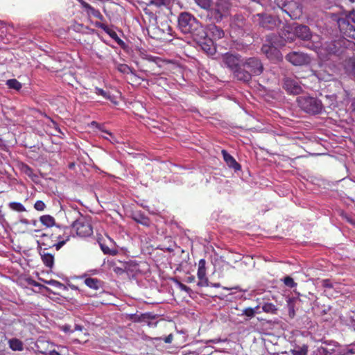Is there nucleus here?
Here are the masks:
<instances>
[{
    "instance_id": "a18cd8bd",
    "label": "nucleus",
    "mask_w": 355,
    "mask_h": 355,
    "mask_svg": "<svg viewBox=\"0 0 355 355\" xmlns=\"http://www.w3.org/2000/svg\"><path fill=\"white\" fill-rule=\"evenodd\" d=\"M284 284L289 288H294L297 286V283H295L292 277L290 276H286L283 279Z\"/></svg>"
},
{
    "instance_id": "09e8293b",
    "label": "nucleus",
    "mask_w": 355,
    "mask_h": 355,
    "mask_svg": "<svg viewBox=\"0 0 355 355\" xmlns=\"http://www.w3.org/2000/svg\"><path fill=\"white\" fill-rule=\"evenodd\" d=\"M69 240V236H66L65 239H63L62 241H59L58 243H53V248L55 247L56 250H59L65 243L67 241Z\"/></svg>"
},
{
    "instance_id": "5701e85b",
    "label": "nucleus",
    "mask_w": 355,
    "mask_h": 355,
    "mask_svg": "<svg viewBox=\"0 0 355 355\" xmlns=\"http://www.w3.org/2000/svg\"><path fill=\"white\" fill-rule=\"evenodd\" d=\"M344 69L346 73L355 80V58L345 60Z\"/></svg>"
},
{
    "instance_id": "603ef678",
    "label": "nucleus",
    "mask_w": 355,
    "mask_h": 355,
    "mask_svg": "<svg viewBox=\"0 0 355 355\" xmlns=\"http://www.w3.org/2000/svg\"><path fill=\"white\" fill-rule=\"evenodd\" d=\"M89 14H92L95 17L101 19L103 17L102 15L99 12V10L95 9L94 7H92V8L87 12Z\"/></svg>"
},
{
    "instance_id": "3c124183",
    "label": "nucleus",
    "mask_w": 355,
    "mask_h": 355,
    "mask_svg": "<svg viewBox=\"0 0 355 355\" xmlns=\"http://www.w3.org/2000/svg\"><path fill=\"white\" fill-rule=\"evenodd\" d=\"M34 208L37 211H43L46 208V205L42 200H37L34 205Z\"/></svg>"
},
{
    "instance_id": "bf43d9fd",
    "label": "nucleus",
    "mask_w": 355,
    "mask_h": 355,
    "mask_svg": "<svg viewBox=\"0 0 355 355\" xmlns=\"http://www.w3.org/2000/svg\"><path fill=\"white\" fill-rule=\"evenodd\" d=\"M118 45L120 46L121 48H122L123 49H126L127 47V45L122 40H121L119 37L115 41Z\"/></svg>"
},
{
    "instance_id": "6ab92c4d",
    "label": "nucleus",
    "mask_w": 355,
    "mask_h": 355,
    "mask_svg": "<svg viewBox=\"0 0 355 355\" xmlns=\"http://www.w3.org/2000/svg\"><path fill=\"white\" fill-rule=\"evenodd\" d=\"M47 248H44L43 249H39V254L41 257L43 263L45 266L52 268L54 265V256L49 252H46Z\"/></svg>"
},
{
    "instance_id": "f704fd0d",
    "label": "nucleus",
    "mask_w": 355,
    "mask_h": 355,
    "mask_svg": "<svg viewBox=\"0 0 355 355\" xmlns=\"http://www.w3.org/2000/svg\"><path fill=\"white\" fill-rule=\"evenodd\" d=\"M98 27L103 29L114 41H116L119 38V36L117 35L116 33L110 28H109L107 25L104 24H101Z\"/></svg>"
},
{
    "instance_id": "7ed1b4c3",
    "label": "nucleus",
    "mask_w": 355,
    "mask_h": 355,
    "mask_svg": "<svg viewBox=\"0 0 355 355\" xmlns=\"http://www.w3.org/2000/svg\"><path fill=\"white\" fill-rule=\"evenodd\" d=\"M337 68L336 66L327 60H321L311 67V71L312 75L315 76L319 80L331 81L336 80L335 83L338 85L340 83L336 80V73Z\"/></svg>"
},
{
    "instance_id": "864d4df0",
    "label": "nucleus",
    "mask_w": 355,
    "mask_h": 355,
    "mask_svg": "<svg viewBox=\"0 0 355 355\" xmlns=\"http://www.w3.org/2000/svg\"><path fill=\"white\" fill-rule=\"evenodd\" d=\"M306 46L311 49V50H313L315 51V52L318 53V49L321 48V46H319L318 44H315V43H311V42H309L307 44H306Z\"/></svg>"
},
{
    "instance_id": "6e6552de",
    "label": "nucleus",
    "mask_w": 355,
    "mask_h": 355,
    "mask_svg": "<svg viewBox=\"0 0 355 355\" xmlns=\"http://www.w3.org/2000/svg\"><path fill=\"white\" fill-rule=\"evenodd\" d=\"M243 68L245 69V71L248 73L245 80H240L243 83H249L253 76H260L264 71L263 64L261 58L256 56L244 58Z\"/></svg>"
},
{
    "instance_id": "680f3d73",
    "label": "nucleus",
    "mask_w": 355,
    "mask_h": 355,
    "mask_svg": "<svg viewBox=\"0 0 355 355\" xmlns=\"http://www.w3.org/2000/svg\"><path fill=\"white\" fill-rule=\"evenodd\" d=\"M275 1V3L277 4V6L279 7V8H282V6H285V3L288 1V0H274Z\"/></svg>"
},
{
    "instance_id": "bb28decb",
    "label": "nucleus",
    "mask_w": 355,
    "mask_h": 355,
    "mask_svg": "<svg viewBox=\"0 0 355 355\" xmlns=\"http://www.w3.org/2000/svg\"><path fill=\"white\" fill-rule=\"evenodd\" d=\"M101 281L97 278L87 277L85 279V284L94 290H98L101 287Z\"/></svg>"
},
{
    "instance_id": "9d476101",
    "label": "nucleus",
    "mask_w": 355,
    "mask_h": 355,
    "mask_svg": "<svg viewBox=\"0 0 355 355\" xmlns=\"http://www.w3.org/2000/svg\"><path fill=\"white\" fill-rule=\"evenodd\" d=\"M78 216L72 223V228L76 230V234L80 237L90 236L93 234V228L89 217L77 212Z\"/></svg>"
},
{
    "instance_id": "aec40b11",
    "label": "nucleus",
    "mask_w": 355,
    "mask_h": 355,
    "mask_svg": "<svg viewBox=\"0 0 355 355\" xmlns=\"http://www.w3.org/2000/svg\"><path fill=\"white\" fill-rule=\"evenodd\" d=\"M221 153L224 161L230 168H233L235 171L241 170V166L240 164L226 150H222Z\"/></svg>"
},
{
    "instance_id": "2eb2a0df",
    "label": "nucleus",
    "mask_w": 355,
    "mask_h": 355,
    "mask_svg": "<svg viewBox=\"0 0 355 355\" xmlns=\"http://www.w3.org/2000/svg\"><path fill=\"white\" fill-rule=\"evenodd\" d=\"M205 28L206 29L208 37L211 40L214 46V40H220L225 37L223 28L218 26L217 24L208 23Z\"/></svg>"
},
{
    "instance_id": "f257e3e1",
    "label": "nucleus",
    "mask_w": 355,
    "mask_h": 355,
    "mask_svg": "<svg viewBox=\"0 0 355 355\" xmlns=\"http://www.w3.org/2000/svg\"><path fill=\"white\" fill-rule=\"evenodd\" d=\"M178 26L182 33L189 34L200 49L209 55L216 52V46L208 37L205 26L191 14L181 12L178 19Z\"/></svg>"
},
{
    "instance_id": "4c0bfd02",
    "label": "nucleus",
    "mask_w": 355,
    "mask_h": 355,
    "mask_svg": "<svg viewBox=\"0 0 355 355\" xmlns=\"http://www.w3.org/2000/svg\"><path fill=\"white\" fill-rule=\"evenodd\" d=\"M345 27L342 28V27H339L340 30L341 31H350V32H353V33L352 34V36L355 39V24H354L353 23H351L350 21H348V23L347 21H345Z\"/></svg>"
},
{
    "instance_id": "58836bf2",
    "label": "nucleus",
    "mask_w": 355,
    "mask_h": 355,
    "mask_svg": "<svg viewBox=\"0 0 355 355\" xmlns=\"http://www.w3.org/2000/svg\"><path fill=\"white\" fill-rule=\"evenodd\" d=\"M291 352L293 355H306L308 352V347L306 345H304L302 347H297L291 349Z\"/></svg>"
},
{
    "instance_id": "c9c22d12",
    "label": "nucleus",
    "mask_w": 355,
    "mask_h": 355,
    "mask_svg": "<svg viewBox=\"0 0 355 355\" xmlns=\"http://www.w3.org/2000/svg\"><path fill=\"white\" fill-rule=\"evenodd\" d=\"M8 206L12 210L17 212H24L26 211L24 206L20 202H12L9 203Z\"/></svg>"
},
{
    "instance_id": "1a4fd4ad",
    "label": "nucleus",
    "mask_w": 355,
    "mask_h": 355,
    "mask_svg": "<svg viewBox=\"0 0 355 355\" xmlns=\"http://www.w3.org/2000/svg\"><path fill=\"white\" fill-rule=\"evenodd\" d=\"M252 20L260 27L270 31L275 29L282 23V21L278 17L266 12L253 15L252 16Z\"/></svg>"
},
{
    "instance_id": "338daca9",
    "label": "nucleus",
    "mask_w": 355,
    "mask_h": 355,
    "mask_svg": "<svg viewBox=\"0 0 355 355\" xmlns=\"http://www.w3.org/2000/svg\"><path fill=\"white\" fill-rule=\"evenodd\" d=\"M114 271L116 273V274H119V275H121L123 274L124 272H125V270L120 268V267H115L114 268Z\"/></svg>"
},
{
    "instance_id": "393cba45",
    "label": "nucleus",
    "mask_w": 355,
    "mask_h": 355,
    "mask_svg": "<svg viewBox=\"0 0 355 355\" xmlns=\"http://www.w3.org/2000/svg\"><path fill=\"white\" fill-rule=\"evenodd\" d=\"M198 277L199 281L197 284L198 286H209V281L206 277V269L198 268Z\"/></svg>"
},
{
    "instance_id": "4468645a",
    "label": "nucleus",
    "mask_w": 355,
    "mask_h": 355,
    "mask_svg": "<svg viewBox=\"0 0 355 355\" xmlns=\"http://www.w3.org/2000/svg\"><path fill=\"white\" fill-rule=\"evenodd\" d=\"M285 58L294 66L306 65L311 62V58L307 54L297 51L288 53Z\"/></svg>"
},
{
    "instance_id": "c756f323",
    "label": "nucleus",
    "mask_w": 355,
    "mask_h": 355,
    "mask_svg": "<svg viewBox=\"0 0 355 355\" xmlns=\"http://www.w3.org/2000/svg\"><path fill=\"white\" fill-rule=\"evenodd\" d=\"M8 344L10 349L13 351H22L23 350V343L17 338H12L8 340Z\"/></svg>"
},
{
    "instance_id": "7c9ffc66",
    "label": "nucleus",
    "mask_w": 355,
    "mask_h": 355,
    "mask_svg": "<svg viewBox=\"0 0 355 355\" xmlns=\"http://www.w3.org/2000/svg\"><path fill=\"white\" fill-rule=\"evenodd\" d=\"M6 85L8 87L9 89H12L16 91H19L22 87L21 83L15 78L8 80L6 83Z\"/></svg>"
},
{
    "instance_id": "a211bd4d",
    "label": "nucleus",
    "mask_w": 355,
    "mask_h": 355,
    "mask_svg": "<svg viewBox=\"0 0 355 355\" xmlns=\"http://www.w3.org/2000/svg\"><path fill=\"white\" fill-rule=\"evenodd\" d=\"M53 236V234H51L50 236L48 234L43 233L41 235V241H37V250L39 252V249H43L44 248H47L48 249L53 248V241L51 239Z\"/></svg>"
},
{
    "instance_id": "49530a36",
    "label": "nucleus",
    "mask_w": 355,
    "mask_h": 355,
    "mask_svg": "<svg viewBox=\"0 0 355 355\" xmlns=\"http://www.w3.org/2000/svg\"><path fill=\"white\" fill-rule=\"evenodd\" d=\"M116 68L120 72L124 74H128L131 71L130 67L125 64H119Z\"/></svg>"
},
{
    "instance_id": "6e6d98bb",
    "label": "nucleus",
    "mask_w": 355,
    "mask_h": 355,
    "mask_svg": "<svg viewBox=\"0 0 355 355\" xmlns=\"http://www.w3.org/2000/svg\"><path fill=\"white\" fill-rule=\"evenodd\" d=\"M79 3L81 4L83 8H84L87 12L92 8V6H90L88 3L85 1L84 0H78Z\"/></svg>"
},
{
    "instance_id": "5fc2aeb1",
    "label": "nucleus",
    "mask_w": 355,
    "mask_h": 355,
    "mask_svg": "<svg viewBox=\"0 0 355 355\" xmlns=\"http://www.w3.org/2000/svg\"><path fill=\"white\" fill-rule=\"evenodd\" d=\"M322 285L324 288H333V284H331V281L328 279H323L322 282Z\"/></svg>"
},
{
    "instance_id": "72a5a7b5",
    "label": "nucleus",
    "mask_w": 355,
    "mask_h": 355,
    "mask_svg": "<svg viewBox=\"0 0 355 355\" xmlns=\"http://www.w3.org/2000/svg\"><path fill=\"white\" fill-rule=\"evenodd\" d=\"M262 310L267 313L276 314L278 309L275 304L267 302L263 304Z\"/></svg>"
},
{
    "instance_id": "cd10ccee",
    "label": "nucleus",
    "mask_w": 355,
    "mask_h": 355,
    "mask_svg": "<svg viewBox=\"0 0 355 355\" xmlns=\"http://www.w3.org/2000/svg\"><path fill=\"white\" fill-rule=\"evenodd\" d=\"M41 223L46 227H51L56 225L55 218L51 215H43L40 217Z\"/></svg>"
},
{
    "instance_id": "ddd939ff",
    "label": "nucleus",
    "mask_w": 355,
    "mask_h": 355,
    "mask_svg": "<svg viewBox=\"0 0 355 355\" xmlns=\"http://www.w3.org/2000/svg\"><path fill=\"white\" fill-rule=\"evenodd\" d=\"M283 88L288 94L298 95L303 92L300 81L291 77H285L283 78Z\"/></svg>"
},
{
    "instance_id": "f8f14e48",
    "label": "nucleus",
    "mask_w": 355,
    "mask_h": 355,
    "mask_svg": "<svg viewBox=\"0 0 355 355\" xmlns=\"http://www.w3.org/2000/svg\"><path fill=\"white\" fill-rule=\"evenodd\" d=\"M261 53L273 63H278L283 60V55L278 47L270 46L268 44H262Z\"/></svg>"
},
{
    "instance_id": "79ce46f5",
    "label": "nucleus",
    "mask_w": 355,
    "mask_h": 355,
    "mask_svg": "<svg viewBox=\"0 0 355 355\" xmlns=\"http://www.w3.org/2000/svg\"><path fill=\"white\" fill-rule=\"evenodd\" d=\"M128 319L131 320L133 322H141V320L145 319V317H143V313L138 315L137 313L129 314L128 315Z\"/></svg>"
},
{
    "instance_id": "a878e982",
    "label": "nucleus",
    "mask_w": 355,
    "mask_h": 355,
    "mask_svg": "<svg viewBox=\"0 0 355 355\" xmlns=\"http://www.w3.org/2000/svg\"><path fill=\"white\" fill-rule=\"evenodd\" d=\"M345 21H350L351 23H353L355 24V12L352 11L350 12L347 15H346L345 17H340L338 19V27H345Z\"/></svg>"
},
{
    "instance_id": "423d86ee",
    "label": "nucleus",
    "mask_w": 355,
    "mask_h": 355,
    "mask_svg": "<svg viewBox=\"0 0 355 355\" xmlns=\"http://www.w3.org/2000/svg\"><path fill=\"white\" fill-rule=\"evenodd\" d=\"M232 3L227 0H218L214 7L206 10L205 18L208 23L218 24L230 12Z\"/></svg>"
},
{
    "instance_id": "a19ab883",
    "label": "nucleus",
    "mask_w": 355,
    "mask_h": 355,
    "mask_svg": "<svg viewBox=\"0 0 355 355\" xmlns=\"http://www.w3.org/2000/svg\"><path fill=\"white\" fill-rule=\"evenodd\" d=\"M45 283L58 289L67 290V287L63 284L57 280L51 279L49 281H45Z\"/></svg>"
},
{
    "instance_id": "774afa93",
    "label": "nucleus",
    "mask_w": 355,
    "mask_h": 355,
    "mask_svg": "<svg viewBox=\"0 0 355 355\" xmlns=\"http://www.w3.org/2000/svg\"><path fill=\"white\" fill-rule=\"evenodd\" d=\"M350 108L352 109V112L355 114V98L352 101Z\"/></svg>"
},
{
    "instance_id": "c03bdc74",
    "label": "nucleus",
    "mask_w": 355,
    "mask_h": 355,
    "mask_svg": "<svg viewBox=\"0 0 355 355\" xmlns=\"http://www.w3.org/2000/svg\"><path fill=\"white\" fill-rule=\"evenodd\" d=\"M21 171L26 174L27 175L28 177L30 178H33V176H35L34 174H33V170L32 168H31L28 165L26 164H23L21 165Z\"/></svg>"
},
{
    "instance_id": "c85d7f7f",
    "label": "nucleus",
    "mask_w": 355,
    "mask_h": 355,
    "mask_svg": "<svg viewBox=\"0 0 355 355\" xmlns=\"http://www.w3.org/2000/svg\"><path fill=\"white\" fill-rule=\"evenodd\" d=\"M259 309V306H257L255 308H246L243 310V313L241 315H245L246 318L245 319V321H248L252 318L255 316L256 313H259L260 312L258 311Z\"/></svg>"
},
{
    "instance_id": "052dcab7",
    "label": "nucleus",
    "mask_w": 355,
    "mask_h": 355,
    "mask_svg": "<svg viewBox=\"0 0 355 355\" xmlns=\"http://www.w3.org/2000/svg\"><path fill=\"white\" fill-rule=\"evenodd\" d=\"M118 45L120 46L121 48H122L123 49H126L127 47V45L122 40H121L119 37L115 41Z\"/></svg>"
},
{
    "instance_id": "412c9836",
    "label": "nucleus",
    "mask_w": 355,
    "mask_h": 355,
    "mask_svg": "<svg viewBox=\"0 0 355 355\" xmlns=\"http://www.w3.org/2000/svg\"><path fill=\"white\" fill-rule=\"evenodd\" d=\"M132 218L137 223L141 224L146 227H150L151 225L150 219L141 211H136L133 213L132 215Z\"/></svg>"
},
{
    "instance_id": "4be33fe9",
    "label": "nucleus",
    "mask_w": 355,
    "mask_h": 355,
    "mask_svg": "<svg viewBox=\"0 0 355 355\" xmlns=\"http://www.w3.org/2000/svg\"><path fill=\"white\" fill-rule=\"evenodd\" d=\"M158 314H155L153 312H146L143 313V317H145L141 322L146 323L148 327H156L158 321L156 320L159 318Z\"/></svg>"
},
{
    "instance_id": "9b49d317",
    "label": "nucleus",
    "mask_w": 355,
    "mask_h": 355,
    "mask_svg": "<svg viewBox=\"0 0 355 355\" xmlns=\"http://www.w3.org/2000/svg\"><path fill=\"white\" fill-rule=\"evenodd\" d=\"M230 26L232 37H243L249 31L245 18L241 14H236L232 17Z\"/></svg>"
},
{
    "instance_id": "69168bd1",
    "label": "nucleus",
    "mask_w": 355,
    "mask_h": 355,
    "mask_svg": "<svg viewBox=\"0 0 355 355\" xmlns=\"http://www.w3.org/2000/svg\"><path fill=\"white\" fill-rule=\"evenodd\" d=\"M196 281V277L193 276V275H190V276H188L186 279H185V282L187 283H192V282H194Z\"/></svg>"
},
{
    "instance_id": "b1692460",
    "label": "nucleus",
    "mask_w": 355,
    "mask_h": 355,
    "mask_svg": "<svg viewBox=\"0 0 355 355\" xmlns=\"http://www.w3.org/2000/svg\"><path fill=\"white\" fill-rule=\"evenodd\" d=\"M95 93L98 95L102 96L105 99L109 100L114 105H116L118 103V102L116 100L115 96H114L113 95H111L110 92L105 91L103 89H101L98 87H96Z\"/></svg>"
},
{
    "instance_id": "0e129e2a",
    "label": "nucleus",
    "mask_w": 355,
    "mask_h": 355,
    "mask_svg": "<svg viewBox=\"0 0 355 355\" xmlns=\"http://www.w3.org/2000/svg\"><path fill=\"white\" fill-rule=\"evenodd\" d=\"M173 338V336L172 334H169L168 336L164 338V340L166 343H171Z\"/></svg>"
},
{
    "instance_id": "39448f33",
    "label": "nucleus",
    "mask_w": 355,
    "mask_h": 355,
    "mask_svg": "<svg viewBox=\"0 0 355 355\" xmlns=\"http://www.w3.org/2000/svg\"><path fill=\"white\" fill-rule=\"evenodd\" d=\"M282 34L284 40L289 42H294L295 37L304 41H309L312 37L309 27L297 22L286 26L282 31Z\"/></svg>"
},
{
    "instance_id": "de8ad7c7",
    "label": "nucleus",
    "mask_w": 355,
    "mask_h": 355,
    "mask_svg": "<svg viewBox=\"0 0 355 355\" xmlns=\"http://www.w3.org/2000/svg\"><path fill=\"white\" fill-rule=\"evenodd\" d=\"M169 3V0H150V4L154 5L157 7H161L162 6H166Z\"/></svg>"
},
{
    "instance_id": "0eeeda50",
    "label": "nucleus",
    "mask_w": 355,
    "mask_h": 355,
    "mask_svg": "<svg viewBox=\"0 0 355 355\" xmlns=\"http://www.w3.org/2000/svg\"><path fill=\"white\" fill-rule=\"evenodd\" d=\"M347 42L348 41L345 40H338L324 44L318 49V55L319 59L329 60L333 55L342 56L347 51Z\"/></svg>"
},
{
    "instance_id": "20e7f679",
    "label": "nucleus",
    "mask_w": 355,
    "mask_h": 355,
    "mask_svg": "<svg viewBox=\"0 0 355 355\" xmlns=\"http://www.w3.org/2000/svg\"><path fill=\"white\" fill-rule=\"evenodd\" d=\"M296 103L301 111L310 116L320 114L324 110L322 101L309 94L299 96L296 98Z\"/></svg>"
},
{
    "instance_id": "ea45409f",
    "label": "nucleus",
    "mask_w": 355,
    "mask_h": 355,
    "mask_svg": "<svg viewBox=\"0 0 355 355\" xmlns=\"http://www.w3.org/2000/svg\"><path fill=\"white\" fill-rule=\"evenodd\" d=\"M194 1L202 8L207 10L212 6V0H194Z\"/></svg>"
},
{
    "instance_id": "473e14b6",
    "label": "nucleus",
    "mask_w": 355,
    "mask_h": 355,
    "mask_svg": "<svg viewBox=\"0 0 355 355\" xmlns=\"http://www.w3.org/2000/svg\"><path fill=\"white\" fill-rule=\"evenodd\" d=\"M8 338L5 334H0V355H5L7 350Z\"/></svg>"
},
{
    "instance_id": "e2e57ef3",
    "label": "nucleus",
    "mask_w": 355,
    "mask_h": 355,
    "mask_svg": "<svg viewBox=\"0 0 355 355\" xmlns=\"http://www.w3.org/2000/svg\"><path fill=\"white\" fill-rule=\"evenodd\" d=\"M205 265L206 261L204 259H201L199 261L198 268L206 269Z\"/></svg>"
},
{
    "instance_id": "f03ea898",
    "label": "nucleus",
    "mask_w": 355,
    "mask_h": 355,
    "mask_svg": "<svg viewBox=\"0 0 355 355\" xmlns=\"http://www.w3.org/2000/svg\"><path fill=\"white\" fill-rule=\"evenodd\" d=\"M223 64L230 70L234 77L238 80H245L248 73L245 71V69L243 68L244 58L240 54L227 52L221 55Z\"/></svg>"
},
{
    "instance_id": "e433bc0d",
    "label": "nucleus",
    "mask_w": 355,
    "mask_h": 355,
    "mask_svg": "<svg viewBox=\"0 0 355 355\" xmlns=\"http://www.w3.org/2000/svg\"><path fill=\"white\" fill-rule=\"evenodd\" d=\"M295 298H288L287 300V306L288 309V314L291 318H293L295 316Z\"/></svg>"
},
{
    "instance_id": "2f4dec72",
    "label": "nucleus",
    "mask_w": 355,
    "mask_h": 355,
    "mask_svg": "<svg viewBox=\"0 0 355 355\" xmlns=\"http://www.w3.org/2000/svg\"><path fill=\"white\" fill-rule=\"evenodd\" d=\"M326 98L328 101V107L331 109H334L338 106V96L336 94L326 95Z\"/></svg>"
},
{
    "instance_id": "37998d69",
    "label": "nucleus",
    "mask_w": 355,
    "mask_h": 355,
    "mask_svg": "<svg viewBox=\"0 0 355 355\" xmlns=\"http://www.w3.org/2000/svg\"><path fill=\"white\" fill-rule=\"evenodd\" d=\"M100 246H101L102 251L105 254L115 255L117 252L116 250H115V249L112 250L104 243H100Z\"/></svg>"
},
{
    "instance_id": "8fccbe9b",
    "label": "nucleus",
    "mask_w": 355,
    "mask_h": 355,
    "mask_svg": "<svg viewBox=\"0 0 355 355\" xmlns=\"http://www.w3.org/2000/svg\"><path fill=\"white\" fill-rule=\"evenodd\" d=\"M234 44L235 49L238 51H243V50L246 49V48L248 46L246 44H243L241 41H239L238 40H236V41L234 42Z\"/></svg>"
},
{
    "instance_id": "dca6fc26",
    "label": "nucleus",
    "mask_w": 355,
    "mask_h": 355,
    "mask_svg": "<svg viewBox=\"0 0 355 355\" xmlns=\"http://www.w3.org/2000/svg\"><path fill=\"white\" fill-rule=\"evenodd\" d=\"M284 38L282 33L281 35L275 33H270L266 36L265 42L263 44H268L270 46L280 47L285 45Z\"/></svg>"
},
{
    "instance_id": "4d7b16f0",
    "label": "nucleus",
    "mask_w": 355,
    "mask_h": 355,
    "mask_svg": "<svg viewBox=\"0 0 355 355\" xmlns=\"http://www.w3.org/2000/svg\"><path fill=\"white\" fill-rule=\"evenodd\" d=\"M178 284L182 291H184L188 293L191 291V289L189 287H188L187 286L184 285V284H182L180 282H178Z\"/></svg>"
},
{
    "instance_id": "13d9d810",
    "label": "nucleus",
    "mask_w": 355,
    "mask_h": 355,
    "mask_svg": "<svg viewBox=\"0 0 355 355\" xmlns=\"http://www.w3.org/2000/svg\"><path fill=\"white\" fill-rule=\"evenodd\" d=\"M60 329L65 333H72L73 330L71 329V326L69 324L63 325L60 327Z\"/></svg>"
},
{
    "instance_id": "f3484780",
    "label": "nucleus",
    "mask_w": 355,
    "mask_h": 355,
    "mask_svg": "<svg viewBox=\"0 0 355 355\" xmlns=\"http://www.w3.org/2000/svg\"><path fill=\"white\" fill-rule=\"evenodd\" d=\"M283 11L287 13L291 17L295 15L297 12H301L302 6L301 4L295 0H288L285 3V6H282L281 8Z\"/></svg>"
}]
</instances>
